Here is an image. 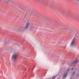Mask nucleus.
I'll list each match as a JSON object with an SVG mask.
<instances>
[{"label":"nucleus","mask_w":79,"mask_h":79,"mask_svg":"<svg viewBox=\"0 0 79 79\" xmlns=\"http://www.w3.org/2000/svg\"><path fill=\"white\" fill-rule=\"evenodd\" d=\"M18 54L16 53H15V54H13L12 56V60H16L17 57H18Z\"/></svg>","instance_id":"f03ea898"},{"label":"nucleus","mask_w":79,"mask_h":79,"mask_svg":"<svg viewBox=\"0 0 79 79\" xmlns=\"http://www.w3.org/2000/svg\"><path fill=\"white\" fill-rule=\"evenodd\" d=\"M8 44V43L7 42H6V43H4V44Z\"/></svg>","instance_id":"ddd939ff"},{"label":"nucleus","mask_w":79,"mask_h":79,"mask_svg":"<svg viewBox=\"0 0 79 79\" xmlns=\"http://www.w3.org/2000/svg\"><path fill=\"white\" fill-rule=\"evenodd\" d=\"M24 30V28L23 27H21L19 29V31H22Z\"/></svg>","instance_id":"423d86ee"},{"label":"nucleus","mask_w":79,"mask_h":79,"mask_svg":"<svg viewBox=\"0 0 79 79\" xmlns=\"http://www.w3.org/2000/svg\"><path fill=\"white\" fill-rule=\"evenodd\" d=\"M77 1H79V0H76Z\"/></svg>","instance_id":"f3484780"},{"label":"nucleus","mask_w":79,"mask_h":79,"mask_svg":"<svg viewBox=\"0 0 79 79\" xmlns=\"http://www.w3.org/2000/svg\"><path fill=\"white\" fill-rule=\"evenodd\" d=\"M76 37H78L77 34L75 35V38H74L72 40V41L70 44L71 47H73L74 46V44H75V42H76V40H76Z\"/></svg>","instance_id":"f257e3e1"},{"label":"nucleus","mask_w":79,"mask_h":79,"mask_svg":"<svg viewBox=\"0 0 79 79\" xmlns=\"http://www.w3.org/2000/svg\"><path fill=\"white\" fill-rule=\"evenodd\" d=\"M55 78H56V76H54L53 77L52 79H55Z\"/></svg>","instance_id":"f8f14e48"},{"label":"nucleus","mask_w":79,"mask_h":79,"mask_svg":"<svg viewBox=\"0 0 79 79\" xmlns=\"http://www.w3.org/2000/svg\"><path fill=\"white\" fill-rule=\"evenodd\" d=\"M45 5L46 6H49V4L48 2H46L44 3Z\"/></svg>","instance_id":"1a4fd4ad"},{"label":"nucleus","mask_w":79,"mask_h":79,"mask_svg":"<svg viewBox=\"0 0 79 79\" xmlns=\"http://www.w3.org/2000/svg\"><path fill=\"white\" fill-rule=\"evenodd\" d=\"M77 77H79V74H77L76 75Z\"/></svg>","instance_id":"9d476101"},{"label":"nucleus","mask_w":79,"mask_h":79,"mask_svg":"<svg viewBox=\"0 0 79 79\" xmlns=\"http://www.w3.org/2000/svg\"><path fill=\"white\" fill-rule=\"evenodd\" d=\"M34 27L33 26H31V27H30V31H32V30H33V29H34Z\"/></svg>","instance_id":"0eeeda50"},{"label":"nucleus","mask_w":79,"mask_h":79,"mask_svg":"<svg viewBox=\"0 0 79 79\" xmlns=\"http://www.w3.org/2000/svg\"><path fill=\"white\" fill-rule=\"evenodd\" d=\"M75 74H76V72H74L73 73V75L74 76V75Z\"/></svg>","instance_id":"9b49d317"},{"label":"nucleus","mask_w":79,"mask_h":79,"mask_svg":"<svg viewBox=\"0 0 79 79\" xmlns=\"http://www.w3.org/2000/svg\"><path fill=\"white\" fill-rule=\"evenodd\" d=\"M29 23H27L25 27V29H27L28 27H29Z\"/></svg>","instance_id":"39448f33"},{"label":"nucleus","mask_w":79,"mask_h":79,"mask_svg":"<svg viewBox=\"0 0 79 79\" xmlns=\"http://www.w3.org/2000/svg\"><path fill=\"white\" fill-rule=\"evenodd\" d=\"M66 76H67V75H66V74H64V76H63L64 78H65L66 77Z\"/></svg>","instance_id":"6e6552de"},{"label":"nucleus","mask_w":79,"mask_h":79,"mask_svg":"<svg viewBox=\"0 0 79 79\" xmlns=\"http://www.w3.org/2000/svg\"><path fill=\"white\" fill-rule=\"evenodd\" d=\"M70 71L69 69H67V71Z\"/></svg>","instance_id":"4468645a"},{"label":"nucleus","mask_w":79,"mask_h":79,"mask_svg":"<svg viewBox=\"0 0 79 79\" xmlns=\"http://www.w3.org/2000/svg\"><path fill=\"white\" fill-rule=\"evenodd\" d=\"M67 17L69 18H72V19H76L75 16L73 15L69 14H67Z\"/></svg>","instance_id":"7ed1b4c3"},{"label":"nucleus","mask_w":79,"mask_h":79,"mask_svg":"<svg viewBox=\"0 0 79 79\" xmlns=\"http://www.w3.org/2000/svg\"><path fill=\"white\" fill-rule=\"evenodd\" d=\"M71 70H72V71H73V70H74V69H71Z\"/></svg>","instance_id":"2eb2a0df"},{"label":"nucleus","mask_w":79,"mask_h":79,"mask_svg":"<svg viewBox=\"0 0 79 79\" xmlns=\"http://www.w3.org/2000/svg\"><path fill=\"white\" fill-rule=\"evenodd\" d=\"M78 62H79V60H75L71 63V65H73V64H76L77 63H78Z\"/></svg>","instance_id":"20e7f679"},{"label":"nucleus","mask_w":79,"mask_h":79,"mask_svg":"<svg viewBox=\"0 0 79 79\" xmlns=\"http://www.w3.org/2000/svg\"><path fill=\"white\" fill-rule=\"evenodd\" d=\"M72 32H73V33H74V32H73V31H72Z\"/></svg>","instance_id":"dca6fc26"},{"label":"nucleus","mask_w":79,"mask_h":79,"mask_svg":"<svg viewBox=\"0 0 79 79\" xmlns=\"http://www.w3.org/2000/svg\"><path fill=\"white\" fill-rule=\"evenodd\" d=\"M66 74H67L68 73H66Z\"/></svg>","instance_id":"a211bd4d"}]
</instances>
